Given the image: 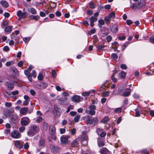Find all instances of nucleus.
<instances>
[{"instance_id": "6e6d98bb", "label": "nucleus", "mask_w": 154, "mask_h": 154, "mask_svg": "<svg viewBox=\"0 0 154 154\" xmlns=\"http://www.w3.org/2000/svg\"><path fill=\"white\" fill-rule=\"evenodd\" d=\"M5 106L6 107H10L12 106V104L10 102H6L5 103Z\"/></svg>"}, {"instance_id": "2eb2a0df", "label": "nucleus", "mask_w": 154, "mask_h": 154, "mask_svg": "<svg viewBox=\"0 0 154 154\" xmlns=\"http://www.w3.org/2000/svg\"><path fill=\"white\" fill-rule=\"evenodd\" d=\"M127 73L124 71H121L118 73V77L120 79H124Z\"/></svg>"}, {"instance_id": "f3484780", "label": "nucleus", "mask_w": 154, "mask_h": 154, "mask_svg": "<svg viewBox=\"0 0 154 154\" xmlns=\"http://www.w3.org/2000/svg\"><path fill=\"white\" fill-rule=\"evenodd\" d=\"M97 17H96L94 16H92L90 19V26L91 27H93L94 25V22H95L97 21Z\"/></svg>"}, {"instance_id": "603ef678", "label": "nucleus", "mask_w": 154, "mask_h": 154, "mask_svg": "<svg viewBox=\"0 0 154 154\" xmlns=\"http://www.w3.org/2000/svg\"><path fill=\"white\" fill-rule=\"evenodd\" d=\"M30 39V37H25L23 38V41L25 42H29Z\"/></svg>"}, {"instance_id": "aec40b11", "label": "nucleus", "mask_w": 154, "mask_h": 154, "mask_svg": "<svg viewBox=\"0 0 154 154\" xmlns=\"http://www.w3.org/2000/svg\"><path fill=\"white\" fill-rule=\"evenodd\" d=\"M5 86H7L8 88L10 90L14 88L13 84L8 82H5Z\"/></svg>"}, {"instance_id": "f704fd0d", "label": "nucleus", "mask_w": 154, "mask_h": 154, "mask_svg": "<svg viewBox=\"0 0 154 154\" xmlns=\"http://www.w3.org/2000/svg\"><path fill=\"white\" fill-rule=\"evenodd\" d=\"M105 47V45H99L97 46V48L98 50L99 51H101L103 50L104 48Z\"/></svg>"}, {"instance_id": "3c124183", "label": "nucleus", "mask_w": 154, "mask_h": 154, "mask_svg": "<svg viewBox=\"0 0 154 154\" xmlns=\"http://www.w3.org/2000/svg\"><path fill=\"white\" fill-rule=\"evenodd\" d=\"M120 67L123 69H126L127 68V67L125 64H122L120 66Z\"/></svg>"}, {"instance_id": "4d7b16f0", "label": "nucleus", "mask_w": 154, "mask_h": 154, "mask_svg": "<svg viewBox=\"0 0 154 154\" xmlns=\"http://www.w3.org/2000/svg\"><path fill=\"white\" fill-rule=\"evenodd\" d=\"M25 128L24 126H22L19 128V131L21 132H22L25 130Z\"/></svg>"}, {"instance_id": "e433bc0d", "label": "nucleus", "mask_w": 154, "mask_h": 154, "mask_svg": "<svg viewBox=\"0 0 154 154\" xmlns=\"http://www.w3.org/2000/svg\"><path fill=\"white\" fill-rule=\"evenodd\" d=\"M30 17L32 18V19L36 20H37L39 19L40 17L38 15H35V16H33L32 15L30 16Z\"/></svg>"}, {"instance_id": "bb28decb", "label": "nucleus", "mask_w": 154, "mask_h": 154, "mask_svg": "<svg viewBox=\"0 0 154 154\" xmlns=\"http://www.w3.org/2000/svg\"><path fill=\"white\" fill-rule=\"evenodd\" d=\"M97 143L99 147H101L104 146V143L103 141H101L100 138H98L97 139Z\"/></svg>"}, {"instance_id": "b1692460", "label": "nucleus", "mask_w": 154, "mask_h": 154, "mask_svg": "<svg viewBox=\"0 0 154 154\" xmlns=\"http://www.w3.org/2000/svg\"><path fill=\"white\" fill-rule=\"evenodd\" d=\"M0 4L2 5L4 8H7L8 6V4L5 1H2L0 2Z\"/></svg>"}, {"instance_id": "a211bd4d", "label": "nucleus", "mask_w": 154, "mask_h": 154, "mask_svg": "<svg viewBox=\"0 0 154 154\" xmlns=\"http://www.w3.org/2000/svg\"><path fill=\"white\" fill-rule=\"evenodd\" d=\"M28 110L27 108L26 107H22L20 110V113L23 115H25L26 114Z\"/></svg>"}, {"instance_id": "1a4fd4ad", "label": "nucleus", "mask_w": 154, "mask_h": 154, "mask_svg": "<svg viewBox=\"0 0 154 154\" xmlns=\"http://www.w3.org/2000/svg\"><path fill=\"white\" fill-rule=\"evenodd\" d=\"M72 101L76 103H79L82 100L83 98L77 95L73 96L71 98Z\"/></svg>"}, {"instance_id": "7ed1b4c3", "label": "nucleus", "mask_w": 154, "mask_h": 154, "mask_svg": "<svg viewBox=\"0 0 154 154\" xmlns=\"http://www.w3.org/2000/svg\"><path fill=\"white\" fill-rule=\"evenodd\" d=\"M96 106L95 105L91 104L89 106L88 109H87L85 110V113L88 114H90L91 116L94 115L95 114Z\"/></svg>"}, {"instance_id": "13d9d810", "label": "nucleus", "mask_w": 154, "mask_h": 154, "mask_svg": "<svg viewBox=\"0 0 154 154\" xmlns=\"http://www.w3.org/2000/svg\"><path fill=\"white\" fill-rule=\"evenodd\" d=\"M38 80H42L43 79V75L42 74L39 73L38 76Z\"/></svg>"}, {"instance_id": "cd10ccee", "label": "nucleus", "mask_w": 154, "mask_h": 154, "mask_svg": "<svg viewBox=\"0 0 154 154\" xmlns=\"http://www.w3.org/2000/svg\"><path fill=\"white\" fill-rule=\"evenodd\" d=\"M108 16L111 19L114 18L115 17V12L114 11H112L108 15Z\"/></svg>"}, {"instance_id": "338daca9", "label": "nucleus", "mask_w": 154, "mask_h": 154, "mask_svg": "<svg viewBox=\"0 0 154 154\" xmlns=\"http://www.w3.org/2000/svg\"><path fill=\"white\" fill-rule=\"evenodd\" d=\"M65 128H61L60 129V132L61 134H63L65 132Z\"/></svg>"}, {"instance_id": "a878e982", "label": "nucleus", "mask_w": 154, "mask_h": 154, "mask_svg": "<svg viewBox=\"0 0 154 154\" xmlns=\"http://www.w3.org/2000/svg\"><path fill=\"white\" fill-rule=\"evenodd\" d=\"M108 150L107 149L103 148L100 150V152L101 154H107Z\"/></svg>"}, {"instance_id": "a18cd8bd", "label": "nucleus", "mask_w": 154, "mask_h": 154, "mask_svg": "<svg viewBox=\"0 0 154 154\" xmlns=\"http://www.w3.org/2000/svg\"><path fill=\"white\" fill-rule=\"evenodd\" d=\"M109 93L108 91L103 92L102 93L103 96L104 97H107L109 96Z\"/></svg>"}, {"instance_id": "dca6fc26", "label": "nucleus", "mask_w": 154, "mask_h": 154, "mask_svg": "<svg viewBox=\"0 0 154 154\" xmlns=\"http://www.w3.org/2000/svg\"><path fill=\"white\" fill-rule=\"evenodd\" d=\"M15 146L18 149H21L23 147V145L18 140L16 141L14 143Z\"/></svg>"}, {"instance_id": "4c0bfd02", "label": "nucleus", "mask_w": 154, "mask_h": 154, "mask_svg": "<svg viewBox=\"0 0 154 154\" xmlns=\"http://www.w3.org/2000/svg\"><path fill=\"white\" fill-rule=\"evenodd\" d=\"M80 118V116L79 115L76 116L74 118V121L76 122H79V119Z\"/></svg>"}, {"instance_id": "ddd939ff", "label": "nucleus", "mask_w": 154, "mask_h": 154, "mask_svg": "<svg viewBox=\"0 0 154 154\" xmlns=\"http://www.w3.org/2000/svg\"><path fill=\"white\" fill-rule=\"evenodd\" d=\"M53 112L54 114L57 117L60 116V115L59 108L56 106H54Z\"/></svg>"}, {"instance_id": "423d86ee", "label": "nucleus", "mask_w": 154, "mask_h": 154, "mask_svg": "<svg viewBox=\"0 0 154 154\" xmlns=\"http://www.w3.org/2000/svg\"><path fill=\"white\" fill-rule=\"evenodd\" d=\"M21 125L23 126H26L30 122L29 119L27 117H23L20 119Z\"/></svg>"}, {"instance_id": "c756f323", "label": "nucleus", "mask_w": 154, "mask_h": 154, "mask_svg": "<svg viewBox=\"0 0 154 154\" xmlns=\"http://www.w3.org/2000/svg\"><path fill=\"white\" fill-rule=\"evenodd\" d=\"M108 119L109 117L108 116H106L100 121V122L105 124L108 122Z\"/></svg>"}, {"instance_id": "79ce46f5", "label": "nucleus", "mask_w": 154, "mask_h": 154, "mask_svg": "<svg viewBox=\"0 0 154 154\" xmlns=\"http://www.w3.org/2000/svg\"><path fill=\"white\" fill-rule=\"evenodd\" d=\"M30 12L33 14H36L37 12L35 9L33 8H32L30 9Z\"/></svg>"}, {"instance_id": "0e129e2a", "label": "nucleus", "mask_w": 154, "mask_h": 154, "mask_svg": "<svg viewBox=\"0 0 154 154\" xmlns=\"http://www.w3.org/2000/svg\"><path fill=\"white\" fill-rule=\"evenodd\" d=\"M125 38L126 37L125 36H119L118 37L120 41L124 40L125 39Z\"/></svg>"}, {"instance_id": "20e7f679", "label": "nucleus", "mask_w": 154, "mask_h": 154, "mask_svg": "<svg viewBox=\"0 0 154 154\" xmlns=\"http://www.w3.org/2000/svg\"><path fill=\"white\" fill-rule=\"evenodd\" d=\"M55 128L53 125L50 126L49 128V133L51 137V139L55 140L56 137L55 136Z\"/></svg>"}, {"instance_id": "f8f14e48", "label": "nucleus", "mask_w": 154, "mask_h": 154, "mask_svg": "<svg viewBox=\"0 0 154 154\" xmlns=\"http://www.w3.org/2000/svg\"><path fill=\"white\" fill-rule=\"evenodd\" d=\"M17 15L20 18H25L27 15L26 12H22L21 11H18L17 13Z\"/></svg>"}, {"instance_id": "c85d7f7f", "label": "nucleus", "mask_w": 154, "mask_h": 154, "mask_svg": "<svg viewBox=\"0 0 154 154\" xmlns=\"http://www.w3.org/2000/svg\"><path fill=\"white\" fill-rule=\"evenodd\" d=\"M98 22V25L100 28H101L102 26L104 24V20L102 19L99 20Z\"/></svg>"}, {"instance_id": "c9c22d12", "label": "nucleus", "mask_w": 154, "mask_h": 154, "mask_svg": "<svg viewBox=\"0 0 154 154\" xmlns=\"http://www.w3.org/2000/svg\"><path fill=\"white\" fill-rule=\"evenodd\" d=\"M29 75L32 77H33L34 78H35L36 77V74L35 71L34 70H33L32 72L29 73Z\"/></svg>"}, {"instance_id": "9d476101", "label": "nucleus", "mask_w": 154, "mask_h": 154, "mask_svg": "<svg viewBox=\"0 0 154 154\" xmlns=\"http://www.w3.org/2000/svg\"><path fill=\"white\" fill-rule=\"evenodd\" d=\"M45 145V140L41 137L38 141V146L40 149L44 148Z\"/></svg>"}, {"instance_id": "680f3d73", "label": "nucleus", "mask_w": 154, "mask_h": 154, "mask_svg": "<svg viewBox=\"0 0 154 154\" xmlns=\"http://www.w3.org/2000/svg\"><path fill=\"white\" fill-rule=\"evenodd\" d=\"M24 98L25 100H26L29 101L30 100V98L27 95H24Z\"/></svg>"}, {"instance_id": "774afa93", "label": "nucleus", "mask_w": 154, "mask_h": 154, "mask_svg": "<svg viewBox=\"0 0 154 154\" xmlns=\"http://www.w3.org/2000/svg\"><path fill=\"white\" fill-rule=\"evenodd\" d=\"M149 41L151 43L154 44V37H151L149 39Z\"/></svg>"}, {"instance_id": "f03ea898", "label": "nucleus", "mask_w": 154, "mask_h": 154, "mask_svg": "<svg viewBox=\"0 0 154 154\" xmlns=\"http://www.w3.org/2000/svg\"><path fill=\"white\" fill-rule=\"evenodd\" d=\"M39 127L35 125L31 126L27 132V134L28 136L32 137L36 134L39 131Z\"/></svg>"}, {"instance_id": "09e8293b", "label": "nucleus", "mask_w": 154, "mask_h": 154, "mask_svg": "<svg viewBox=\"0 0 154 154\" xmlns=\"http://www.w3.org/2000/svg\"><path fill=\"white\" fill-rule=\"evenodd\" d=\"M122 109L121 107L117 108L115 110V112L116 113H118L122 111Z\"/></svg>"}, {"instance_id": "2f4dec72", "label": "nucleus", "mask_w": 154, "mask_h": 154, "mask_svg": "<svg viewBox=\"0 0 154 154\" xmlns=\"http://www.w3.org/2000/svg\"><path fill=\"white\" fill-rule=\"evenodd\" d=\"M108 82V81L106 80L103 83L100 87V90L103 91L106 87L105 85Z\"/></svg>"}, {"instance_id": "f257e3e1", "label": "nucleus", "mask_w": 154, "mask_h": 154, "mask_svg": "<svg viewBox=\"0 0 154 154\" xmlns=\"http://www.w3.org/2000/svg\"><path fill=\"white\" fill-rule=\"evenodd\" d=\"M98 122L97 117L93 118L91 116H88L86 120L85 124L88 125H91L92 127L94 126Z\"/></svg>"}, {"instance_id": "5fc2aeb1", "label": "nucleus", "mask_w": 154, "mask_h": 154, "mask_svg": "<svg viewBox=\"0 0 154 154\" xmlns=\"http://www.w3.org/2000/svg\"><path fill=\"white\" fill-rule=\"evenodd\" d=\"M52 75L54 78H55L56 77V72L55 70H53L52 71Z\"/></svg>"}, {"instance_id": "052dcab7", "label": "nucleus", "mask_w": 154, "mask_h": 154, "mask_svg": "<svg viewBox=\"0 0 154 154\" xmlns=\"http://www.w3.org/2000/svg\"><path fill=\"white\" fill-rule=\"evenodd\" d=\"M30 92L31 95L32 96H34L36 94L35 92L33 89H31L30 91Z\"/></svg>"}, {"instance_id": "6e6552de", "label": "nucleus", "mask_w": 154, "mask_h": 154, "mask_svg": "<svg viewBox=\"0 0 154 154\" xmlns=\"http://www.w3.org/2000/svg\"><path fill=\"white\" fill-rule=\"evenodd\" d=\"M69 136H64L62 135L60 137V141L61 143L63 144H68L69 142L68 141V139L69 138Z\"/></svg>"}, {"instance_id": "72a5a7b5", "label": "nucleus", "mask_w": 154, "mask_h": 154, "mask_svg": "<svg viewBox=\"0 0 154 154\" xmlns=\"http://www.w3.org/2000/svg\"><path fill=\"white\" fill-rule=\"evenodd\" d=\"M116 72H115L114 73H113L111 75V79L112 80L113 82H117V79L115 78L114 75L116 73Z\"/></svg>"}, {"instance_id": "864d4df0", "label": "nucleus", "mask_w": 154, "mask_h": 154, "mask_svg": "<svg viewBox=\"0 0 154 154\" xmlns=\"http://www.w3.org/2000/svg\"><path fill=\"white\" fill-rule=\"evenodd\" d=\"M106 134V133L105 131H102L100 134L99 135H100V137H104Z\"/></svg>"}, {"instance_id": "4be33fe9", "label": "nucleus", "mask_w": 154, "mask_h": 154, "mask_svg": "<svg viewBox=\"0 0 154 154\" xmlns=\"http://www.w3.org/2000/svg\"><path fill=\"white\" fill-rule=\"evenodd\" d=\"M142 109L141 108H137L135 109V117L139 116L140 115V113L141 112Z\"/></svg>"}, {"instance_id": "58836bf2", "label": "nucleus", "mask_w": 154, "mask_h": 154, "mask_svg": "<svg viewBox=\"0 0 154 154\" xmlns=\"http://www.w3.org/2000/svg\"><path fill=\"white\" fill-rule=\"evenodd\" d=\"M11 70L16 75H17L18 73L17 69L15 67H12Z\"/></svg>"}, {"instance_id": "bf43d9fd", "label": "nucleus", "mask_w": 154, "mask_h": 154, "mask_svg": "<svg viewBox=\"0 0 154 154\" xmlns=\"http://www.w3.org/2000/svg\"><path fill=\"white\" fill-rule=\"evenodd\" d=\"M42 120V117L41 116H38L36 119V122L38 123L41 122Z\"/></svg>"}, {"instance_id": "37998d69", "label": "nucleus", "mask_w": 154, "mask_h": 154, "mask_svg": "<svg viewBox=\"0 0 154 154\" xmlns=\"http://www.w3.org/2000/svg\"><path fill=\"white\" fill-rule=\"evenodd\" d=\"M111 57L114 60H117L118 58V56L115 53H113L112 54Z\"/></svg>"}, {"instance_id": "412c9836", "label": "nucleus", "mask_w": 154, "mask_h": 154, "mask_svg": "<svg viewBox=\"0 0 154 154\" xmlns=\"http://www.w3.org/2000/svg\"><path fill=\"white\" fill-rule=\"evenodd\" d=\"M50 149L52 152L55 154L57 152V148H56L55 146L53 145L50 146Z\"/></svg>"}, {"instance_id": "a19ab883", "label": "nucleus", "mask_w": 154, "mask_h": 154, "mask_svg": "<svg viewBox=\"0 0 154 154\" xmlns=\"http://www.w3.org/2000/svg\"><path fill=\"white\" fill-rule=\"evenodd\" d=\"M103 131V129L100 128H97L96 130V132L98 135H99L100 133Z\"/></svg>"}, {"instance_id": "7c9ffc66", "label": "nucleus", "mask_w": 154, "mask_h": 154, "mask_svg": "<svg viewBox=\"0 0 154 154\" xmlns=\"http://www.w3.org/2000/svg\"><path fill=\"white\" fill-rule=\"evenodd\" d=\"M111 19L108 16L105 17H104V20L106 23L107 24H109V21L111 20Z\"/></svg>"}, {"instance_id": "9b49d317", "label": "nucleus", "mask_w": 154, "mask_h": 154, "mask_svg": "<svg viewBox=\"0 0 154 154\" xmlns=\"http://www.w3.org/2000/svg\"><path fill=\"white\" fill-rule=\"evenodd\" d=\"M145 4V2L143 0H140L135 3V9H140Z\"/></svg>"}, {"instance_id": "6ab92c4d", "label": "nucleus", "mask_w": 154, "mask_h": 154, "mask_svg": "<svg viewBox=\"0 0 154 154\" xmlns=\"http://www.w3.org/2000/svg\"><path fill=\"white\" fill-rule=\"evenodd\" d=\"M79 140L77 139L73 140L71 143V146L72 147H75L78 146Z\"/></svg>"}, {"instance_id": "0eeeda50", "label": "nucleus", "mask_w": 154, "mask_h": 154, "mask_svg": "<svg viewBox=\"0 0 154 154\" xmlns=\"http://www.w3.org/2000/svg\"><path fill=\"white\" fill-rule=\"evenodd\" d=\"M11 136L12 138L18 139L21 137V135L18 131L14 130L11 133Z\"/></svg>"}, {"instance_id": "ea45409f", "label": "nucleus", "mask_w": 154, "mask_h": 154, "mask_svg": "<svg viewBox=\"0 0 154 154\" xmlns=\"http://www.w3.org/2000/svg\"><path fill=\"white\" fill-rule=\"evenodd\" d=\"M89 7L91 9H94L95 8V5L93 2H90L89 4Z\"/></svg>"}, {"instance_id": "de8ad7c7", "label": "nucleus", "mask_w": 154, "mask_h": 154, "mask_svg": "<svg viewBox=\"0 0 154 154\" xmlns=\"http://www.w3.org/2000/svg\"><path fill=\"white\" fill-rule=\"evenodd\" d=\"M90 94V92H85L82 93V95L84 96H88Z\"/></svg>"}, {"instance_id": "e2e57ef3", "label": "nucleus", "mask_w": 154, "mask_h": 154, "mask_svg": "<svg viewBox=\"0 0 154 154\" xmlns=\"http://www.w3.org/2000/svg\"><path fill=\"white\" fill-rule=\"evenodd\" d=\"M77 113L76 112L74 111H71L69 113L72 116H75L76 115Z\"/></svg>"}, {"instance_id": "39448f33", "label": "nucleus", "mask_w": 154, "mask_h": 154, "mask_svg": "<svg viewBox=\"0 0 154 154\" xmlns=\"http://www.w3.org/2000/svg\"><path fill=\"white\" fill-rule=\"evenodd\" d=\"M17 117L15 113H13L9 117V122L11 124H15L17 122Z\"/></svg>"}, {"instance_id": "69168bd1", "label": "nucleus", "mask_w": 154, "mask_h": 154, "mask_svg": "<svg viewBox=\"0 0 154 154\" xmlns=\"http://www.w3.org/2000/svg\"><path fill=\"white\" fill-rule=\"evenodd\" d=\"M18 93H19V92L17 90H16V91H12L11 92V94L13 95H16L18 94Z\"/></svg>"}, {"instance_id": "c03bdc74", "label": "nucleus", "mask_w": 154, "mask_h": 154, "mask_svg": "<svg viewBox=\"0 0 154 154\" xmlns=\"http://www.w3.org/2000/svg\"><path fill=\"white\" fill-rule=\"evenodd\" d=\"M130 44V43L129 42H127L125 43L124 44H123V46L122 47V50H124L126 47L128 46L129 44Z\"/></svg>"}, {"instance_id": "5701e85b", "label": "nucleus", "mask_w": 154, "mask_h": 154, "mask_svg": "<svg viewBox=\"0 0 154 154\" xmlns=\"http://www.w3.org/2000/svg\"><path fill=\"white\" fill-rule=\"evenodd\" d=\"M131 90L129 89L128 91H125L121 94V95L123 97H128L129 96L131 92Z\"/></svg>"}, {"instance_id": "4468645a", "label": "nucleus", "mask_w": 154, "mask_h": 154, "mask_svg": "<svg viewBox=\"0 0 154 154\" xmlns=\"http://www.w3.org/2000/svg\"><path fill=\"white\" fill-rule=\"evenodd\" d=\"M111 31L112 33H115L118 30V27L116 24L113 25L112 27L110 28Z\"/></svg>"}, {"instance_id": "8fccbe9b", "label": "nucleus", "mask_w": 154, "mask_h": 154, "mask_svg": "<svg viewBox=\"0 0 154 154\" xmlns=\"http://www.w3.org/2000/svg\"><path fill=\"white\" fill-rule=\"evenodd\" d=\"M112 39V37L110 35H108L106 38L107 42H110Z\"/></svg>"}, {"instance_id": "473e14b6", "label": "nucleus", "mask_w": 154, "mask_h": 154, "mask_svg": "<svg viewBox=\"0 0 154 154\" xmlns=\"http://www.w3.org/2000/svg\"><path fill=\"white\" fill-rule=\"evenodd\" d=\"M14 109L13 108H12L11 109H10L6 110V112H5L6 115H8L12 113L13 112H14Z\"/></svg>"}, {"instance_id": "393cba45", "label": "nucleus", "mask_w": 154, "mask_h": 154, "mask_svg": "<svg viewBox=\"0 0 154 154\" xmlns=\"http://www.w3.org/2000/svg\"><path fill=\"white\" fill-rule=\"evenodd\" d=\"M12 26H8L5 28L4 30L6 32H11L12 31Z\"/></svg>"}, {"instance_id": "49530a36", "label": "nucleus", "mask_w": 154, "mask_h": 154, "mask_svg": "<svg viewBox=\"0 0 154 154\" xmlns=\"http://www.w3.org/2000/svg\"><path fill=\"white\" fill-rule=\"evenodd\" d=\"M130 2L131 5H130V7L132 9H134L135 8V3H132V0H129ZM134 2H135V0H133Z\"/></svg>"}]
</instances>
